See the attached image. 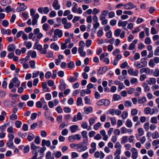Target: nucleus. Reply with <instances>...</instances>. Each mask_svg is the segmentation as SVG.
<instances>
[{"label": "nucleus", "mask_w": 159, "mask_h": 159, "mask_svg": "<svg viewBox=\"0 0 159 159\" xmlns=\"http://www.w3.org/2000/svg\"><path fill=\"white\" fill-rule=\"evenodd\" d=\"M146 101V98L145 97H143L141 99H139L138 102L139 103L142 104L145 102Z\"/></svg>", "instance_id": "nucleus-44"}, {"label": "nucleus", "mask_w": 159, "mask_h": 159, "mask_svg": "<svg viewBox=\"0 0 159 159\" xmlns=\"http://www.w3.org/2000/svg\"><path fill=\"white\" fill-rule=\"evenodd\" d=\"M30 150V147L28 145H27L24 148V152L25 153H28Z\"/></svg>", "instance_id": "nucleus-58"}, {"label": "nucleus", "mask_w": 159, "mask_h": 159, "mask_svg": "<svg viewBox=\"0 0 159 159\" xmlns=\"http://www.w3.org/2000/svg\"><path fill=\"white\" fill-rule=\"evenodd\" d=\"M50 47L54 50L57 51L59 49V47L57 44L55 43L51 44Z\"/></svg>", "instance_id": "nucleus-28"}, {"label": "nucleus", "mask_w": 159, "mask_h": 159, "mask_svg": "<svg viewBox=\"0 0 159 159\" xmlns=\"http://www.w3.org/2000/svg\"><path fill=\"white\" fill-rule=\"evenodd\" d=\"M152 137L153 139H158L159 137L158 132L157 131H155L152 134Z\"/></svg>", "instance_id": "nucleus-38"}, {"label": "nucleus", "mask_w": 159, "mask_h": 159, "mask_svg": "<svg viewBox=\"0 0 159 159\" xmlns=\"http://www.w3.org/2000/svg\"><path fill=\"white\" fill-rule=\"evenodd\" d=\"M150 122L151 123H157V121L156 117L154 116L152 117L151 119Z\"/></svg>", "instance_id": "nucleus-53"}, {"label": "nucleus", "mask_w": 159, "mask_h": 159, "mask_svg": "<svg viewBox=\"0 0 159 159\" xmlns=\"http://www.w3.org/2000/svg\"><path fill=\"white\" fill-rule=\"evenodd\" d=\"M53 155H54L56 157L58 158H60L62 156V154L60 151H57L54 152V153L53 154Z\"/></svg>", "instance_id": "nucleus-36"}, {"label": "nucleus", "mask_w": 159, "mask_h": 159, "mask_svg": "<svg viewBox=\"0 0 159 159\" xmlns=\"http://www.w3.org/2000/svg\"><path fill=\"white\" fill-rule=\"evenodd\" d=\"M11 3V0H3L1 2V4L3 6H6Z\"/></svg>", "instance_id": "nucleus-17"}, {"label": "nucleus", "mask_w": 159, "mask_h": 159, "mask_svg": "<svg viewBox=\"0 0 159 159\" xmlns=\"http://www.w3.org/2000/svg\"><path fill=\"white\" fill-rule=\"evenodd\" d=\"M108 113L109 114L111 115L112 116L114 115L118 116L121 114V111L118 109H111L108 111Z\"/></svg>", "instance_id": "nucleus-7"}, {"label": "nucleus", "mask_w": 159, "mask_h": 159, "mask_svg": "<svg viewBox=\"0 0 159 159\" xmlns=\"http://www.w3.org/2000/svg\"><path fill=\"white\" fill-rule=\"evenodd\" d=\"M101 125V124L100 122H98L95 124L93 128L95 130H97L98 129L99 127Z\"/></svg>", "instance_id": "nucleus-56"}, {"label": "nucleus", "mask_w": 159, "mask_h": 159, "mask_svg": "<svg viewBox=\"0 0 159 159\" xmlns=\"http://www.w3.org/2000/svg\"><path fill=\"white\" fill-rule=\"evenodd\" d=\"M151 109L149 107H147L144 108V112L145 114H150L151 115Z\"/></svg>", "instance_id": "nucleus-34"}, {"label": "nucleus", "mask_w": 159, "mask_h": 159, "mask_svg": "<svg viewBox=\"0 0 159 159\" xmlns=\"http://www.w3.org/2000/svg\"><path fill=\"white\" fill-rule=\"evenodd\" d=\"M128 137L126 136H123L121 139V143L122 144H124V143H126L128 141Z\"/></svg>", "instance_id": "nucleus-32"}, {"label": "nucleus", "mask_w": 159, "mask_h": 159, "mask_svg": "<svg viewBox=\"0 0 159 159\" xmlns=\"http://www.w3.org/2000/svg\"><path fill=\"white\" fill-rule=\"evenodd\" d=\"M128 22L127 21L122 22L120 20H119L118 22V25L119 27L122 26L123 27H124L126 26Z\"/></svg>", "instance_id": "nucleus-25"}, {"label": "nucleus", "mask_w": 159, "mask_h": 159, "mask_svg": "<svg viewBox=\"0 0 159 159\" xmlns=\"http://www.w3.org/2000/svg\"><path fill=\"white\" fill-rule=\"evenodd\" d=\"M145 73L147 75H151L153 73V70L150 69L149 68H146Z\"/></svg>", "instance_id": "nucleus-39"}, {"label": "nucleus", "mask_w": 159, "mask_h": 159, "mask_svg": "<svg viewBox=\"0 0 159 159\" xmlns=\"http://www.w3.org/2000/svg\"><path fill=\"white\" fill-rule=\"evenodd\" d=\"M143 127L145 130L148 131L149 129V123L148 122L145 123L143 125Z\"/></svg>", "instance_id": "nucleus-54"}, {"label": "nucleus", "mask_w": 159, "mask_h": 159, "mask_svg": "<svg viewBox=\"0 0 159 159\" xmlns=\"http://www.w3.org/2000/svg\"><path fill=\"white\" fill-rule=\"evenodd\" d=\"M132 152L131 157L133 159H136L138 156L137 150L135 148H132L131 149Z\"/></svg>", "instance_id": "nucleus-8"}, {"label": "nucleus", "mask_w": 159, "mask_h": 159, "mask_svg": "<svg viewBox=\"0 0 159 159\" xmlns=\"http://www.w3.org/2000/svg\"><path fill=\"white\" fill-rule=\"evenodd\" d=\"M128 72L130 75L137 76L138 74L139 71L137 70H134L133 69L131 68L128 70Z\"/></svg>", "instance_id": "nucleus-10"}, {"label": "nucleus", "mask_w": 159, "mask_h": 159, "mask_svg": "<svg viewBox=\"0 0 159 159\" xmlns=\"http://www.w3.org/2000/svg\"><path fill=\"white\" fill-rule=\"evenodd\" d=\"M142 86L143 88L144 91L146 93H148L150 91V87L148 85V84L144 82L142 84Z\"/></svg>", "instance_id": "nucleus-13"}, {"label": "nucleus", "mask_w": 159, "mask_h": 159, "mask_svg": "<svg viewBox=\"0 0 159 159\" xmlns=\"http://www.w3.org/2000/svg\"><path fill=\"white\" fill-rule=\"evenodd\" d=\"M62 35L63 33L62 30L58 29H57L54 31L53 38L50 40V41H56L58 39L57 37L59 38H61Z\"/></svg>", "instance_id": "nucleus-3"}, {"label": "nucleus", "mask_w": 159, "mask_h": 159, "mask_svg": "<svg viewBox=\"0 0 159 159\" xmlns=\"http://www.w3.org/2000/svg\"><path fill=\"white\" fill-rule=\"evenodd\" d=\"M153 75L155 77H157L159 76V70L156 69L153 72Z\"/></svg>", "instance_id": "nucleus-62"}, {"label": "nucleus", "mask_w": 159, "mask_h": 159, "mask_svg": "<svg viewBox=\"0 0 159 159\" xmlns=\"http://www.w3.org/2000/svg\"><path fill=\"white\" fill-rule=\"evenodd\" d=\"M145 43L147 45H148L151 43V40L149 37H147L144 40Z\"/></svg>", "instance_id": "nucleus-47"}, {"label": "nucleus", "mask_w": 159, "mask_h": 159, "mask_svg": "<svg viewBox=\"0 0 159 159\" xmlns=\"http://www.w3.org/2000/svg\"><path fill=\"white\" fill-rule=\"evenodd\" d=\"M15 125L16 128H20L22 125V122L20 121H16L15 123Z\"/></svg>", "instance_id": "nucleus-52"}, {"label": "nucleus", "mask_w": 159, "mask_h": 159, "mask_svg": "<svg viewBox=\"0 0 159 159\" xmlns=\"http://www.w3.org/2000/svg\"><path fill=\"white\" fill-rule=\"evenodd\" d=\"M97 36L98 37H101L103 34V32L102 29L99 30L97 33Z\"/></svg>", "instance_id": "nucleus-48"}, {"label": "nucleus", "mask_w": 159, "mask_h": 159, "mask_svg": "<svg viewBox=\"0 0 159 159\" xmlns=\"http://www.w3.org/2000/svg\"><path fill=\"white\" fill-rule=\"evenodd\" d=\"M79 157L78 154L76 152H72L71 154V158L72 159H75Z\"/></svg>", "instance_id": "nucleus-43"}, {"label": "nucleus", "mask_w": 159, "mask_h": 159, "mask_svg": "<svg viewBox=\"0 0 159 159\" xmlns=\"http://www.w3.org/2000/svg\"><path fill=\"white\" fill-rule=\"evenodd\" d=\"M147 65V62L146 61H142L139 63L138 61H135L134 63V66L137 69H140L141 68L145 67Z\"/></svg>", "instance_id": "nucleus-4"}, {"label": "nucleus", "mask_w": 159, "mask_h": 159, "mask_svg": "<svg viewBox=\"0 0 159 159\" xmlns=\"http://www.w3.org/2000/svg\"><path fill=\"white\" fill-rule=\"evenodd\" d=\"M138 112V110L136 109H133L131 110V113L132 116H134L136 115Z\"/></svg>", "instance_id": "nucleus-51"}, {"label": "nucleus", "mask_w": 159, "mask_h": 159, "mask_svg": "<svg viewBox=\"0 0 159 159\" xmlns=\"http://www.w3.org/2000/svg\"><path fill=\"white\" fill-rule=\"evenodd\" d=\"M109 118L112 125H114L116 124V120L115 117H110Z\"/></svg>", "instance_id": "nucleus-46"}, {"label": "nucleus", "mask_w": 159, "mask_h": 159, "mask_svg": "<svg viewBox=\"0 0 159 159\" xmlns=\"http://www.w3.org/2000/svg\"><path fill=\"white\" fill-rule=\"evenodd\" d=\"M137 131L139 136H142L144 134V131L142 128H139L137 129Z\"/></svg>", "instance_id": "nucleus-33"}, {"label": "nucleus", "mask_w": 159, "mask_h": 159, "mask_svg": "<svg viewBox=\"0 0 159 159\" xmlns=\"http://www.w3.org/2000/svg\"><path fill=\"white\" fill-rule=\"evenodd\" d=\"M128 116V113L126 111H124L122 115H121V116L122 117V119H125Z\"/></svg>", "instance_id": "nucleus-42"}, {"label": "nucleus", "mask_w": 159, "mask_h": 159, "mask_svg": "<svg viewBox=\"0 0 159 159\" xmlns=\"http://www.w3.org/2000/svg\"><path fill=\"white\" fill-rule=\"evenodd\" d=\"M9 24L8 21L7 20H3L2 23V26L5 27H7L8 26Z\"/></svg>", "instance_id": "nucleus-55"}, {"label": "nucleus", "mask_w": 159, "mask_h": 159, "mask_svg": "<svg viewBox=\"0 0 159 159\" xmlns=\"http://www.w3.org/2000/svg\"><path fill=\"white\" fill-rule=\"evenodd\" d=\"M65 113H69L71 112V109L69 107H65L63 109Z\"/></svg>", "instance_id": "nucleus-61"}, {"label": "nucleus", "mask_w": 159, "mask_h": 159, "mask_svg": "<svg viewBox=\"0 0 159 159\" xmlns=\"http://www.w3.org/2000/svg\"><path fill=\"white\" fill-rule=\"evenodd\" d=\"M27 8V7L25 5L24 3L20 5L16 9L17 12H19L25 10Z\"/></svg>", "instance_id": "nucleus-14"}, {"label": "nucleus", "mask_w": 159, "mask_h": 159, "mask_svg": "<svg viewBox=\"0 0 159 159\" xmlns=\"http://www.w3.org/2000/svg\"><path fill=\"white\" fill-rule=\"evenodd\" d=\"M42 87L44 91L47 92L48 91V88H47V84L46 82L42 83Z\"/></svg>", "instance_id": "nucleus-41"}, {"label": "nucleus", "mask_w": 159, "mask_h": 159, "mask_svg": "<svg viewBox=\"0 0 159 159\" xmlns=\"http://www.w3.org/2000/svg\"><path fill=\"white\" fill-rule=\"evenodd\" d=\"M52 7L55 10H59L61 7V6L58 4V1L57 0H55L52 4Z\"/></svg>", "instance_id": "nucleus-12"}, {"label": "nucleus", "mask_w": 159, "mask_h": 159, "mask_svg": "<svg viewBox=\"0 0 159 159\" xmlns=\"http://www.w3.org/2000/svg\"><path fill=\"white\" fill-rule=\"evenodd\" d=\"M31 149L32 151V153L34 155L32 159H42V157L44 156V152L46 150V148L43 147L41 148L36 146L33 143L31 144Z\"/></svg>", "instance_id": "nucleus-1"}, {"label": "nucleus", "mask_w": 159, "mask_h": 159, "mask_svg": "<svg viewBox=\"0 0 159 159\" xmlns=\"http://www.w3.org/2000/svg\"><path fill=\"white\" fill-rule=\"evenodd\" d=\"M106 70V67L104 66L103 67H100L98 70L97 74L99 75L102 74L104 72H105Z\"/></svg>", "instance_id": "nucleus-20"}, {"label": "nucleus", "mask_w": 159, "mask_h": 159, "mask_svg": "<svg viewBox=\"0 0 159 159\" xmlns=\"http://www.w3.org/2000/svg\"><path fill=\"white\" fill-rule=\"evenodd\" d=\"M6 145L10 148L13 149L15 148V146L12 141H8Z\"/></svg>", "instance_id": "nucleus-30"}, {"label": "nucleus", "mask_w": 159, "mask_h": 159, "mask_svg": "<svg viewBox=\"0 0 159 159\" xmlns=\"http://www.w3.org/2000/svg\"><path fill=\"white\" fill-rule=\"evenodd\" d=\"M1 31V33L2 34H6L7 35H10L11 34V30L9 29L6 30V29H2Z\"/></svg>", "instance_id": "nucleus-21"}, {"label": "nucleus", "mask_w": 159, "mask_h": 159, "mask_svg": "<svg viewBox=\"0 0 159 159\" xmlns=\"http://www.w3.org/2000/svg\"><path fill=\"white\" fill-rule=\"evenodd\" d=\"M70 129L72 133H75L78 130V126L77 125H73L70 127Z\"/></svg>", "instance_id": "nucleus-16"}, {"label": "nucleus", "mask_w": 159, "mask_h": 159, "mask_svg": "<svg viewBox=\"0 0 159 159\" xmlns=\"http://www.w3.org/2000/svg\"><path fill=\"white\" fill-rule=\"evenodd\" d=\"M29 63L31 68L32 69H35V63L34 61L32 60L30 61H29Z\"/></svg>", "instance_id": "nucleus-49"}, {"label": "nucleus", "mask_w": 159, "mask_h": 159, "mask_svg": "<svg viewBox=\"0 0 159 159\" xmlns=\"http://www.w3.org/2000/svg\"><path fill=\"white\" fill-rule=\"evenodd\" d=\"M42 145L44 147V146L46 145L47 147L50 146V141L48 140L46 141L45 140L43 139L42 141Z\"/></svg>", "instance_id": "nucleus-23"}, {"label": "nucleus", "mask_w": 159, "mask_h": 159, "mask_svg": "<svg viewBox=\"0 0 159 159\" xmlns=\"http://www.w3.org/2000/svg\"><path fill=\"white\" fill-rule=\"evenodd\" d=\"M84 111L86 114H88L93 112V109L91 107H89L87 108H84Z\"/></svg>", "instance_id": "nucleus-22"}, {"label": "nucleus", "mask_w": 159, "mask_h": 159, "mask_svg": "<svg viewBox=\"0 0 159 159\" xmlns=\"http://www.w3.org/2000/svg\"><path fill=\"white\" fill-rule=\"evenodd\" d=\"M34 137V135L32 134H29L27 137V139L29 141H32Z\"/></svg>", "instance_id": "nucleus-40"}, {"label": "nucleus", "mask_w": 159, "mask_h": 159, "mask_svg": "<svg viewBox=\"0 0 159 159\" xmlns=\"http://www.w3.org/2000/svg\"><path fill=\"white\" fill-rule=\"evenodd\" d=\"M92 41L90 39H88L86 41V46L88 48L91 45Z\"/></svg>", "instance_id": "nucleus-59"}, {"label": "nucleus", "mask_w": 159, "mask_h": 159, "mask_svg": "<svg viewBox=\"0 0 159 159\" xmlns=\"http://www.w3.org/2000/svg\"><path fill=\"white\" fill-rule=\"evenodd\" d=\"M159 144V139L153 140L152 142V144L153 146H155Z\"/></svg>", "instance_id": "nucleus-64"}, {"label": "nucleus", "mask_w": 159, "mask_h": 159, "mask_svg": "<svg viewBox=\"0 0 159 159\" xmlns=\"http://www.w3.org/2000/svg\"><path fill=\"white\" fill-rule=\"evenodd\" d=\"M28 55H31V57L32 58H35L37 56L36 53L35 51H32L31 50L29 51L27 53Z\"/></svg>", "instance_id": "nucleus-19"}, {"label": "nucleus", "mask_w": 159, "mask_h": 159, "mask_svg": "<svg viewBox=\"0 0 159 159\" xmlns=\"http://www.w3.org/2000/svg\"><path fill=\"white\" fill-rule=\"evenodd\" d=\"M81 139V136L79 134H75L68 137V140L70 142H73L75 140H80Z\"/></svg>", "instance_id": "nucleus-6"}, {"label": "nucleus", "mask_w": 159, "mask_h": 159, "mask_svg": "<svg viewBox=\"0 0 159 159\" xmlns=\"http://www.w3.org/2000/svg\"><path fill=\"white\" fill-rule=\"evenodd\" d=\"M158 112V109L156 107H154L151 109V115H152L154 114H157Z\"/></svg>", "instance_id": "nucleus-37"}, {"label": "nucleus", "mask_w": 159, "mask_h": 159, "mask_svg": "<svg viewBox=\"0 0 159 159\" xmlns=\"http://www.w3.org/2000/svg\"><path fill=\"white\" fill-rule=\"evenodd\" d=\"M20 82L18 80V78L16 77H15L12 79L9 84V88L10 89H11L14 86L15 87L17 88L20 85Z\"/></svg>", "instance_id": "nucleus-2"}, {"label": "nucleus", "mask_w": 159, "mask_h": 159, "mask_svg": "<svg viewBox=\"0 0 159 159\" xmlns=\"http://www.w3.org/2000/svg\"><path fill=\"white\" fill-rule=\"evenodd\" d=\"M136 7V6H134L133 4L131 2L127 3L124 5V8L127 10L131 9L134 8Z\"/></svg>", "instance_id": "nucleus-11"}, {"label": "nucleus", "mask_w": 159, "mask_h": 159, "mask_svg": "<svg viewBox=\"0 0 159 159\" xmlns=\"http://www.w3.org/2000/svg\"><path fill=\"white\" fill-rule=\"evenodd\" d=\"M68 130L67 129H63L61 132V134L63 136H66L68 134Z\"/></svg>", "instance_id": "nucleus-50"}, {"label": "nucleus", "mask_w": 159, "mask_h": 159, "mask_svg": "<svg viewBox=\"0 0 159 159\" xmlns=\"http://www.w3.org/2000/svg\"><path fill=\"white\" fill-rule=\"evenodd\" d=\"M125 125L128 128H131L133 124L131 120L128 119L125 123Z\"/></svg>", "instance_id": "nucleus-27"}, {"label": "nucleus", "mask_w": 159, "mask_h": 159, "mask_svg": "<svg viewBox=\"0 0 159 159\" xmlns=\"http://www.w3.org/2000/svg\"><path fill=\"white\" fill-rule=\"evenodd\" d=\"M16 49V47L14 44H10L8 47V50L9 51L14 52Z\"/></svg>", "instance_id": "nucleus-26"}, {"label": "nucleus", "mask_w": 159, "mask_h": 159, "mask_svg": "<svg viewBox=\"0 0 159 159\" xmlns=\"http://www.w3.org/2000/svg\"><path fill=\"white\" fill-rule=\"evenodd\" d=\"M147 82L149 85L154 84L156 83V80L154 78H150L147 80Z\"/></svg>", "instance_id": "nucleus-15"}, {"label": "nucleus", "mask_w": 159, "mask_h": 159, "mask_svg": "<svg viewBox=\"0 0 159 159\" xmlns=\"http://www.w3.org/2000/svg\"><path fill=\"white\" fill-rule=\"evenodd\" d=\"M124 104L125 107H129L131 106L132 103L130 101H126L124 102Z\"/></svg>", "instance_id": "nucleus-45"}, {"label": "nucleus", "mask_w": 159, "mask_h": 159, "mask_svg": "<svg viewBox=\"0 0 159 159\" xmlns=\"http://www.w3.org/2000/svg\"><path fill=\"white\" fill-rule=\"evenodd\" d=\"M154 54L155 56H159V46L157 47L155 50Z\"/></svg>", "instance_id": "nucleus-63"}, {"label": "nucleus", "mask_w": 159, "mask_h": 159, "mask_svg": "<svg viewBox=\"0 0 159 159\" xmlns=\"http://www.w3.org/2000/svg\"><path fill=\"white\" fill-rule=\"evenodd\" d=\"M43 109L45 110L44 112V116L45 118L49 120L50 119V111L47 105H44Z\"/></svg>", "instance_id": "nucleus-9"}, {"label": "nucleus", "mask_w": 159, "mask_h": 159, "mask_svg": "<svg viewBox=\"0 0 159 159\" xmlns=\"http://www.w3.org/2000/svg\"><path fill=\"white\" fill-rule=\"evenodd\" d=\"M4 104L5 106L6 107H11L10 100L9 99L5 100L4 102Z\"/></svg>", "instance_id": "nucleus-31"}, {"label": "nucleus", "mask_w": 159, "mask_h": 159, "mask_svg": "<svg viewBox=\"0 0 159 159\" xmlns=\"http://www.w3.org/2000/svg\"><path fill=\"white\" fill-rule=\"evenodd\" d=\"M77 150L80 152L85 151L88 149L86 145H83L81 143L77 144Z\"/></svg>", "instance_id": "nucleus-5"}, {"label": "nucleus", "mask_w": 159, "mask_h": 159, "mask_svg": "<svg viewBox=\"0 0 159 159\" xmlns=\"http://www.w3.org/2000/svg\"><path fill=\"white\" fill-rule=\"evenodd\" d=\"M77 106H82L83 105L82 102V99L81 97H79L77 100Z\"/></svg>", "instance_id": "nucleus-24"}, {"label": "nucleus", "mask_w": 159, "mask_h": 159, "mask_svg": "<svg viewBox=\"0 0 159 159\" xmlns=\"http://www.w3.org/2000/svg\"><path fill=\"white\" fill-rule=\"evenodd\" d=\"M62 82L60 84L59 89L61 91L64 90L66 88V84L64 82V80H62Z\"/></svg>", "instance_id": "nucleus-18"}, {"label": "nucleus", "mask_w": 159, "mask_h": 159, "mask_svg": "<svg viewBox=\"0 0 159 159\" xmlns=\"http://www.w3.org/2000/svg\"><path fill=\"white\" fill-rule=\"evenodd\" d=\"M36 107L39 108H41L43 106V103L40 101L37 102L36 103Z\"/></svg>", "instance_id": "nucleus-57"}, {"label": "nucleus", "mask_w": 159, "mask_h": 159, "mask_svg": "<svg viewBox=\"0 0 159 159\" xmlns=\"http://www.w3.org/2000/svg\"><path fill=\"white\" fill-rule=\"evenodd\" d=\"M121 97L120 95L115 94L113 96V101H117L121 99Z\"/></svg>", "instance_id": "nucleus-29"}, {"label": "nucleus", "mask_w": 159, "mask_h": 159, "mask_svg": "<svg viewBox=\"0 0 159 159\" xmlns=\"http://www.w3.org/2000/svg\"><path fill=\"white\" fill-rule=\"evenodd\" d=\"M152 91H154L156 90L159 89V86L157 84H154L151 87Z\"/></svg>", "instance_id": "nucleus-60"}, {"label": "nucleus", "mask_w": 159, "mask_h": 159, "mask_svg": "<svg viewBox=\"0 0 159 159\" xmlns=\"http://www.w3.org/2000/svg\"><path fill=\"white\" fill-rule=\"evenodd\" d=\"M121 32V30L120 29H117L115 30L114 34L116 37H118L119 36Z\"/></svg>", "instance_id": "nucleus-35"}]
</instances>
